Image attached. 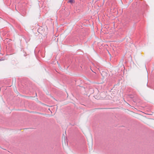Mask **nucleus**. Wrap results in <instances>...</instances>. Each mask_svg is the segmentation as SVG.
I'll return each instance as SVG.
<instances>
[{"label":"nucleus","instance_id":"nucleus-1","mask_svg":"<svg viewBox=\"0 0 154 154\" xmlns=\"http://www.w3.org/2000/svg\"><path fill=\"white\" fill-rule=\"evenodd\" d=\"M11 41V40L9 38H6L4 40L5 43L10 42Z\"/></svg>","mask_w":154,"mask_h":154},{"label":"nucleus","instance_id":"nucleus-2","mask_svg":"<svg viewBox=\"0 0 154 154\" xmlns=\"http://www.w3.org/2000/svg\"><path fill=\"white\" fill-rule=\"evenodd\" d=\"M75 2L74 0H69L68 1V3H70L71 4L75 3Z\"/></svg>","mask_w":154,"mask_h":154},{"label":"nucleus","instance_id":"nucleus-3","mask_svg":"<svg viewBox=\"0 0 154 154\" xmlns=\"http://www.w3.org/2000/svg\"><path fill=\"white\" fill-rule=\"evenodd\" d=\"M151 122L150 121H149V122H148V123H147V125H151V123H150V122Z\"/></svg>","mask_w":154,"mask_h":154},{"label":"nucleus","instance_id":"nucleus-4","mask_svg":"<svg viewBox=\"0 0 154 154\" xmlns=\"http://www.w3.org/2000/svg\"><path fill=\"white\" fill-rule=\"evenodd\" d=\"M108 53H109V55L110 56H111V54H109V51H108Z\"/></svg>","mask_w":154,"mask_h":154},{"label":"nucleus","instance_id":"nucleus-5","mask_svg":"<svg viewBox=\"0 0 154 154\" xmlns=\"http://www.w3.org/2000/svg\"><path fill=\"white\" fill-rule=\"evenodd\" d=\"M3 60L2 59V58H1L0 59V61H1V60Z\"/></svg>","mask_w":154,"mask_h":154}]
</instances>
